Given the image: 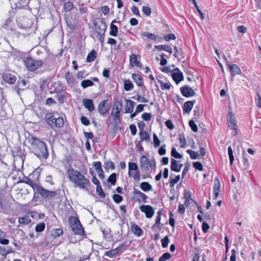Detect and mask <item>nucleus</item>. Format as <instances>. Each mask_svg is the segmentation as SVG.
Instances as JSON below:
<instances>
[{
  "label": "nucleus",
  "instance_id": "obj_1",
  "mask_svg": "<svg viewBox=\"0 0 261 261\" xmlns=\"http://www.w3.org/2000/svg\"><path fill=\"white\" fill-rule=\"evenodd\" d=\"M67 174L70 181L74 187L88 190L90 187V181L85 177L79 171L73 168L69 169Z\"/></svg>",
  "mask_w": 261,
  "mask_h": 261
},
{
  "label": "nucleus",
  "instance_id": "obj_2",
  "mask_svg": "<svg viewBox=\"0 0 261 261\" xmlns=\"http://www.w3.org/2000/svg\"><path fill=\"white\" fill-rule=\"evenodd\" d=\"M34 154L40 159H46L48 152L46 144L39 139L32 137L29 140Z\"/></svg>",
  "mask_w": 261,
  "mask_h": 261
},
{
  "label": "nucleus",
  "instance_id": "obj_3",
  "mask_svg": "<svg viewBox=\"0 0 261 261\" xmlns=\"http://www.w3.org/2000/svg\"><path fill=\"white\" fill-rule=\"evenodd\" d=\"M69 223L75 234L84 236L85 232L78 218L71 216L69 218Z\"/></svg>",
  "mask_w": 261,
  "mask_h": 261
},
{
  "label": "nucleus",
  "instance_id": "obj_4",
  "mask_svg": "<svg viewBox=\"0 0 261 261\" xmlns=\"http://www.w3.org/2000/svg\"><path fill=\"white\" fill-rule=\"evenodd\" d=\"M45 121L51 127H56L61 128L64 125V120L62 117L54 118L52 113H47L45 116Z\"/></svg>",
  "mask_w": 261,
  "mask_h": 261
},
{
  "label": "nucleus",
  "instance_id": "obj_5",
  "mask_svg": "<svg viewBox=\"0 0 261 261\" xmlns=\"http://www.w3.org/2000/svg\"><path fill=\"white\" fill-rule=\"evenodd\" d=\"M24 64L29 71H34L41 67L43 62L42 60H35L30 57L24 60Z\"/></svg>",
  "mask_w": 261,
  "mask_h": 261
},
{
  "label": "nucleus",
  "instance_id": "obj_6",
  "mask_svg": "<svg viewBox=\"0 0 261 261\" xmlns=\"http://www.w3.org/2000/svg\"><path fill=\"white\" fill-rule=\"evenodd\" d=\"M140 167L145 171H149L151 169L155 168V163L153 160H149L146 156L142 155L140 159Z\"/></svg>",
  "mask_w": 261,
  "mask_h": 261
},
{
  "label": "nucleus",
  "instance_id": "obj_7",
  "mask_svg": "<svg viewBox=\"0 0 261 261\" xmlns=\"http://www.w3.org/2000/svg\"><path fill=\"white\" fill-rule=\"evenodd\" d=\"M122 105V100L117 101L114 103L113 110L111 112V115L115 120H116L120 117Z\"/></svg>",
  "mask_w": 261,
  "mask_h": 261
},
{
  "label": "nucleus",
  "instance_id": "obj_8",
  "mask_svg": "<svg viewBox=\"0 0 261 261\" xmlns=\"http://www.w3.org/2000/svg\"><path fill=\"white\" fill-rule=\"evenodd\" d=\"M38 193L44 198L50 199L57 195L56 191H51L43 188L42 187H39Z\"/></svg>",
  "mask_w": 261,
  "mask_h": 261
},
{
  "label": "nucleus",
  "instance_id": "obj_9",
  "mask_svg": "<svg viewBox=\"0 0 261 261\" xmlns=\"http://www.w3.org/2000/svg\"><path fill=\"white\" fill-rule=\"evenodd\" d=\"M227 118L228 127L230 129L234 130H235L234 134H235V135H237L238 134L237 125L236 120L234 117L233 114L231 112H229L227 117Z\"/></svg>",
  "mask_w": 261,
  "mask_h": 261
},
{
  "label": "nucleus",
  "instance_id": "obj_10",
  "mask_svg": "<svg viewBox=\"0 0 261 261\" xmlns=\"http://www.w3.org/2000/svg\"><path fill=\"white\" fill-rule=\"evenodd\" d=\"M3 80L9 84H13L16 81V76L15 73L11 72H6L3 75Z\"/></svg>",
  "mask_w": 261,
  "mask_h": 261
},
{
  "label": "nucleus",
  "instance_id": "obj_11",
  "mask_svg": "<svg viewBox=\"0 0 261 261\" xmlns=\"http://www.w3.org/2000/svg\"><path fill=\"white\" fill-rule=\"evenodd\" d=\"M140 210L145 214V216L148 218H152L154 214L153 207L149 205H142L140 207Z\"/></svg>",
  "mask_w": 261,
  "mask_h": 261
},
{
  "label": "nucleus",
  "instance_id": "obj_12",
  "mask_svg": "<svg viewBox=\"0 0 261 261\" xmlns=\"http://www.w3.org/2000/svg\"><path fill=\"white\" fill-rule=\"evenodd\" d=\"M180 92L182 95L186 97H192L195 95L193 89L187 86H184L180 88Z\"/></svg>",
  "mask_w": 261,
  "mask_h": 261
},
{
  "label": "nucleus",
  "instance_id": "obj_13",
  "mask_svg": "<svg viewBox=\"0 0 261 261\" xmlns=\"http://www.w3.org/2000/svg\"><path fill=\"white\" fill-rule=\"evenodd\" d=\"M110 109V106L108 105V100H104L101 101L98 107V112L100 113L101 115H105L107 114Z\"/></svg>",
  "mask_w": 261,
  "mask_h": 261
},
{
  "label": "nucleus",
  "instance_id": "obj_14",
  "mask_svg": "<svg viewBox=\"0 0 261 261\" xmlns=\"http://www.w3.org/2000/svg\"><path fill=\"white\" fill-rule=\"evenodd\" d=\"M172 77L176 84H178L184 80L182 73L177 68L174 69V72L172 73Z\"/></svg>",
  "mask_w": 261,
  "mask_h": 261
},
{
  "label": "nucleus",
  "instance_id": "obj_15",
  "mask_svg": "<svg viewBox=\"0 0 261 261\" xmlns=\"http://www.w3.org/2000/svg\"><path fill=\"white\" fill-rule=\"evenodd\" d=\"M227 66L231 72V76L233 77L237 74H241L240 68L236 64H227Z\"/></svg>",
  "mask_w": 261,
  "mask_h": 261
},
{
  "label": "nucleus",
  "instance_id": "obj_16",
  "mask_svg": "<svg viewBox=\"0 0 261 261\" xmlns=\"http://www.w3.org/2000/svg\"><path fill=\"white\" fill-rule=\"evenodd\" d=\"M123 246V244H121L116 248L112 249L110 251H106L105 253V255L111 258L113 257L116 256L119 253V252L121 251Z\"/></svg>",
  "mask_w": 261,
  "mask_h": 261
},
{
  "label": "nucleus",
  "instance_id": "obj_17",
  "mask_svg": "<svg viewBox=\"0 0 261 261\" xmlns=\"http://www.w3.org/2000/svg\"><path fill=\"white\" fill-rule=\"evenodd\" d=\"M140 59V57L139 56H136L135 54H132L129 57V63L131 66L134 67L135 66H137L138 67H140L141 66V63L139 61L138 59Z\"/></svg>",
  "mask_w": 261,
  "mask_h": 261
},
{
  "label": "nucleus",
  "instance_id": "obj_18",
  "mask_svg": "<svg viewBox=\"0 0 261 261\" xmlns=\"http://www.w3.org/2000/svg\"><path fill=\"white\" fill-rule=\"evenodd\" d=\"M195 102L196 101L195 100L186 102L183 107L184 112L186 113H189L192 109Z\"/></svg>",
  "mask_w": 261,
  "mask_h": 261
},
{
  "label": "nucleus",
  "instance_id": "obj_19",
  "mask_svg": "<svg viewBox=\"0 0 261 261\" xmlns=\"http://www.w3.org/2000/svg\"><path fill=\"white\" fill-rule=\"evenodd\" d=\"M126 106H125V113H131L133 112L134 110V102L129 99H126Z\"/></svg>",
  "mask_w": 261,
  "mask_h": 261
},
{
  "label": "nucleus",
  "instance_id": "obj_20",
  "mask_svg": "<svg viewBox=\"0 0 261 261\" xmlns=\"http://www.w3.org/2000/svg\"><path fill=\"white\" fill-rule=\"evenodd\" d=\"M83 105L90 112L93 111L94 109L93 102L92 99H84Z\"/></svg>",
  "mask_w": 261,
  "mask_h": 261
},
{
  "label": "nucleus",
  "instance_id": "obj_21",
  "mask_svg": "<svg viewBox=\"0 0 261 261\" xmlns=\"http://www.w3.org/2000/svg\"><path fill=\"white\" fill-rule=\"evenodd\" d=\"M154 48L158 50H165L170 54L172 53V50L171 47L167 45H158L154 46Z\"/></svg>",
  "mask_w": 261,
  "mask_h": 261
},
{
  "label": "nucleus",
  "instance_id": "obj_22",
  "mask_svg": "<svg viewBox=\"0 0 261 261\" xmlns=\"http://www.w3.org/2000/svg\"><path fill=\"white\" fill-rule=\"evenodd\" d=\"M132 78L136 84L139 86H142L143 85V82L142 77L137 73H134L132 75Z\"/></svg>",
  "mask_w": 261,
  "mask_h": 261
},
{
  "label": "nucleus",
  "instance_id": "obj_23",
  "mask_svg": "<svg viewBox=\"0 0 261 261\" xmlns=\"http://www.w3.org/2000/svg\"><path fill=\"white\" fill-rule=\"evenodd\" d=\"M131 230L133 233L138 237L141 236L143 232L142 230L135 224H133L132 225Z\"/></svg>",
  "mask_w": 261,
  "mask_h": 261
},
{
  "label": "nucleus",
  "instance_id": "obj_24",
  "mask_svg": "<svg viewBox=\"0 0 261 261\" xmlns=\"http://www.w3.org/2000/svg\"><path fill=\"white\" fill-rule=\"evenodd\" d=\"M65 78L68 85L70 87H73L75 82V79L70 72H67L65 74Z\"/></svg>",
  "mask_w": 261,
  "mask_h": 261
},
{
  "label": "nucleus",
  "instance_id": "obj_25",
  "mask_svg": "<svg viewBox=\"0 0 261 261\" xmlns=\"http://www.w3.org/2000/svg\"><path fill=\"white\" fill-rule=\"evenodd\" d=\"M171 169L176 172H179L180 171V167H178L177 161L173 159H171Z\"/></svg>",
  "mask_w": 261,
  "mask_h": 261
},
{
  "label": "nucleus",
  "instance_id": "obj_26",
  "mask_svg": "<svg viewBox=\"0 0 261 261\" xmlns=\"http://www.w3.org/2000/svg\"><path fill=\"white\" fill-rule=\"evenodd\" d=\"M141 36L145 37L147 38H149V39L154 40V41H156L157 39L159 38V37L158 36V35H155L152 33H150L148 32H143L141 34Z\"/></svg>",
  "mask_w": 261,
  "mask_h": 261
},
{
  "label": "nucleus",
  "instance_id": "obj_27",
  "mask_svg": "<svg viewBox=\"0 0 261 261\" xmlns=\"http://www.w3.org/2000/svg\"><path fill=\"white\" fill-rule=\"evenodd\" d=\"M139 169L136 163L133 162L128 163V174L129 176H131L132 173L133 171H137Z\"/></svg>",
  "mask_w": 261,
  "mask_h": 261
},
{
  "label": "nucleus",
  "instance_id": "obj_28",
  "mask_svg": "<svg viewBox=\"0 0 261 261\" xmlns=\"http://www.w3.org/2000/svg\"><path fill=\"white\" fill-rule=\"evenodd\" d=\"M134 85L129 80H126L124 81V89L126 91L133 90Z\"/></svg>",
  "mask_w": 261,
  "mask_h": 261
},
{
  "label": "nucleus",
  "instance_id": "obj_29",
  "mask_svg": "<svg viewBox=\"0 0 261 261\" xmlns=\"http://www.w3.org/2000/svg\"><path fill=\"white\" fill-rule=\"evenodd\" d=\"M140 187L144 192L149 191L152 190L151 185L147 182H141Z\"/></svg>",
  "mask_w": 261,
  "mask_h": 261
},
{
  "label": "nucleus",
  "instance_id": "obj_30",
  "mask_svg": "<svg viewBox=\"0 0 261 261\" xmlns=\"http://www.w3.org/2000/svg\"><path fill=\"white\" fill-rule=\"evenodd\" d=\"M118 33V28L116 25L112 23L110 25V35L112 36L116 37Z\"/></svg>",
  "mask_w": 261,
  "mask_h": 261
},
{
  "label": "nucleus",
  "instance_id": "obj_31",
  "mask_svg": "<svg viewBox=\"0 0 261 261\" xmlns=\"http://www.w3.org/2000/svg\"><path fill=\"white\" fill-rule=\"evenodd\" d=\"M31 220L28 215H25L23 217H21L18 220L20 224H28L31 222Z\"/></svg>",
  "mask_w": 261,
  "mask_h": 261
},
{
  "label": "nucleus",
  "instance_id": "obj_32",
  "mask_svg": "<svg viewBox=\"0 0 261 261\" xmlns=\"http://www.w3.org/2000/svg\"><path fill=\"white\" fill-rule=\"evenodd\" d=\"M96 57V53L95 50H92L90 53L88 54L87 57V61L90 62L95 60Z\"/></svg>",
  "mask_w": 261,
  "mask_h": 261
},
{
  "label": "nucleus",
  "instance_id": "obj_33",
  "mask_svg": "<svg viewBox=\"0 0 261 261\" xmlns=\"http://www.w3.org/2000/svg\"><path fill=\"white\" fill-rule=\"evenodd\" d=\"M178 140L180 143V147L185 148L187 144V141L184 135L182 134H179L178 136Z\"/></svg>",
  "mask_w": 261,
  "mask_h": 261
},
{
  "label": "nucleus",
  "instance_id": "obj_34",
  "mask_svg": "<svg viewBox=\"0 0 261 261\" xmlns=\"http://www.w3.org/2000/svg\"><path fill=\"white\" fill-rule=\"evenodd\" d=\"M93 85V82L90 80H84L81 83V86L84 89L92 86Z\"/></svg>",
  "mask_w": 261,
  "mask_h": 261
},
{
  "label": "nucleus",
  "instance_id": "obj_35",
  "mask_svg": "<svg viewBox=\"0 0 261 261\" xmlns=\"http://www.w3.org/2000/svg\"><path fill=\"white\" fill-rule=\"evenodd\" d=\"M187 152L189 154L191 159L195 160L197 159L199 157V154L198 152L193 151L190 149H188Z\"/></svg>",
  "mask_w": 261,
  "mask_h": 261
},
{
  "label": "nucleus",
  "instance_id": "obj_36",
  "mask_svg": "<svg viewBox=\"0 0 261 261\" xmlns=\"http://www.w3.org/2000/svg\"><path fill=\"white\" fill-rule=\"evenodd\" d=\"M159 83L160 84L162 90H169L171 88V84L169 83H164L162 81L159 80Z\"/></svg>",
  "mask_w": 261,
  "mask_h": 261
},
{
  "label": "nucleus",
  "instance_id": "obj_37",
  "mask_svg": "<svg viewBox=\"0 0 261 261\" xmlns=\"http://www.w3.org/2000/svg\"><path fill=\"white\" fill-rule=\"evenodd\" d=\"M180 179V175H178L176 176L174 178H172V177H170V186L171 187H173L174 186V185L177 183V182Z\"/></svg>",
  "mask_w": 261,
  "mask_h": 261
},
{
  "label": "nucleus",
  "instance_id": "obj_38",
  "mask_svg": "<svg viewBox=\"0 0 261 261\" xmlns=\"http://www.w3.org/2000/svg\"><path fill=\"white\" fill-rule=\"evenodd\" d=\"M64 8L65 11H70L73 8V4L71 2H67L64 4Z\"/></svg>",
  "mask_w": 261,
  "mask_h": 261
},
{
  "label": "nucleus",
  "instance_id": "obj_39",
  "mask_svg": "<svg viewBox=\"0 0 261 261\" xmlns=\"http://www.w3.org/2000/svg\"><path fill=\"white\" fill-rule=\"evenodd\" d=\"M141 141H148L149 139V136L145 131L141 130L140 133Z\"/></svg>",
  "mask_w": 261,
  "mask_h": 261
},
{
  "label": "nucleus",
  "instance_id": "obj_40",
  "mask_svg": "<svg viewBox=\"0 0 261 261\" xmlns=\"http://www.w3.org/2000/svg\"><path fill=\"white\" fill-rule=\"evenodd\" d=\"M45 224L43 222L38 223L35 227V230L37 232H41L45 229Z\"/></svg>",
  "mask_w": 261,
  "mask_h": 261
},
{
  "label": "nucleus",
  "instance_id": "obj_41",
  "mask_svg": "<svg viewBox=\"0 0 261 261\" xmlns=\"http://www.w3.org/2000/svg\"><path fill=\"white\" fill-rule=\"evenodd\" d=\"M228 153L229 155L230 164L232 165L234 161V156L233 155V151L231 146H229L228 148Z\"/></svg>",
  "mask_w": 261,
  "mask_h": 261
},
{
  "label": "nucleus",
  "instance_id": "obj_42",
  "mask_svg": "<svg viewBox=\"0 0 261 261\" xmlns=\"http://www.w3.org/2000/svg\"><path fill=\"white\" fill-rule=\"evenodd\" d=\"M171 155L176 159H181L182 155L178 153L175 148H172L171 152Z\"/></svg>",
  "mask_w": 261,
  "mask_h": 261
},
{
  "label": "nucleus",
  "instance_id": "obj_43",
  "mask_svg": "<svg viewBox=\"0 0 261 261\" xmlns=\"http://www.w3.org/2000/svg\"><path fill=\"white\" fill-rule=\"evenodd\" d=\"M171 257V255L169 252L164 253L160 258L159 261H166Z\"/></svg>",
  "mask_w": 261,
  "mask_h": 261
},
{
  "label": "nucleus",
  "instance_id": "obj_44",
  "mask_svg": "<svg viewBox=\"0 0 261 261\" xmlns=\"http://www.w3.org/2000/svg\"><path fill=\"white\" fill-rule=\"evenodd\" d=\"M142 12L146 16H149L151 13V8L148 6L142 7Z\"/></svg>",
  "mask_w": 261,
  "mask_h": 261
},
{
  "label": "nucleus",
  "instance_id": "obj_45",
  "mask_svg": "<svg viewBox=\"0 0 261 261\" xmlns=\"http://www.w3.org/2000/svg\"><path fill=\"white\" fill-rule=\"evenodd\" d=\"M135 194L139 197L140 198L142 199L144 202H146V200L147 198V196L143 193L140 191H136Z\"/></svg>",
  "mask_w": 261,
  "mask_h": 261
},
{
  "label": "nucleus",
  "instance_id": "obj_46",
  "mask_svg": "<svg viewBox=\"0 0 261 261\" xmlns=\"http://www.w3.org/2000/svg\"><path fill=\"white\" fill-rule=\"evenodd\" d=\"M102 232L105 238H110L112 237L110 228H105L102 230Z\"/></svg>",
  "mask_w": 261,
  "mask_h": 261
},
{
  "label": "nucleus",
  "instance_id": "obj_47",
  "mask_svg": "<svg viewBox=\"0 0 261 261\" xmlns=\"http://www.w3.org/2000/svg\"><path fill=\"white\" fill-rule=\"evenodd\" d=\"M96 192L102 198H104L105 197V194L103 192L102 189L100 185H98L96 187Z\"/></svg>",
  "mask_w": 261,
  "mask_h": 261
},
{
  "label": "nucleus",
  "instance_id": "obj_48",
  "mask_svg": "<svg viewBox=\"0 0 261 261\" xmlns=\"http://www.w3.org/2000/svg\"><path fill=\"white\" fill-rule=\"evenodd\" d=\"M189 124L194 132L196 133L198 131L197 126L193 120H190L189 122Z\"/></svg>",
  "mask_w": 261,
  "mask_h": 261
},
{
  "label": "nucleus",
  "instance_id": "obj_49",
  "mask_svg": "<svg viewBox=\"0 0 261 261\" xmlns=\"http://www.w3.org/2000/svg\"><path fill=\"white\" fill-rule=\"evenodd\" d=\"M34 175H37V178L38 179L39 175L36 174V171H34L32 175H30L29 176V178H28L27 181H25V183L30 186H31V185H33V184L34 183V181L32 180V179H31V176H33Z\"/></svg>",
  "mask_w": 261,
  "mask_h": 261
},
{
  "label": "nucleus",
  "instance_id": "obj_50",
  "mask_svg": "<svg viewBox=\"0 0 261 261\" xmlns=\"http://www.w3.org/2000/svg\"><path fill=\"white\" fill-rule=\"evenodd\" d=\"M131 176L135 180H139L140 179V174L139 169L137 170V171H134V172H133Z\"/></svg>",
  "mask_w": 261,
  "mask_h": 261
},
{
  "label": "nucleus",
  "instance_id": "obj_51",
  "mask_svg": "<svg viewBox=\"0 0 261 261\" xmlns=\"http://www.w3.org/2000/svg\"><path fill=\"white\" fill-rule=\"evenodd\" d=\"M153 142H154V146L155 147H158L160 146V141L159 140L158 137H157L155 134H153Z\"/></svg>",
  "mask_w": 261,
  "mask_h": 261
},
{
  "label": "nucleus",
  "instance_id": "obj_52",
  "mask_svg": "<svg viewBox=\"0 0 261 261\" xmlns=\"http://www.w3.org/2000/svg\"><path fill=\"white\" fill-rule=\"evenodd\" d=\"M193 167L195 168V169L199 171H202L203 169V166L200 162H197L194 163Z\"/></svg>",
  "mask_w": 261,
  "mask_h": 261
},
{
  "label": "nucleus",
  "instance_id": "obj_53",
  "mask_svg": "<svg viewBox=\"0 0 261 261\" xmlns=\"http://www.w3.org/2000/svg\"><path fill=\"white\" fill-rule=\"evenodd\" d=\"M108 181L111 182L112 185H114L116 180V176L115 173H113L109 177Z\"/></svg>",
  "mask_w": 261,
  "mask_h": 261
},
{
  "label": "nucleus",
  "instance_id": "obj_54",
  "mask_svg": "<svg viewBox=\"0 0 261 261\" xmlns=\"http://www.w3.org/2000/svg\"><path fill=\"white\" fill-rule=\"evenodd\" d=\"M184 197L185 199H191L193 200L191 198V192L188 190H185L184 193Z\"/></svg>",
  "mask_w": 261,
  "mask_h": 261
},
{
  "label": "nucleus",
  "instance_id": "obj_55",
  "mask_svg": "<svg viewBox=\"0 0 261 261\" xmlns=\"http://www.w3.org/2000/svg\"><path fill=\"white\" fill-rule=\"evenodd\" d=\"M113 198L114 201L117 203H120L122 200V196L118 194H114Z\"/></svg>",
  "mask_w": 261,
  "mask_h": 261
},
{
  "label": "nucleus",
  "instance_id": "obj_56",
  "mask_svg": "<svg viewBox=\"0 0 261 261\" xmlns=\"http://www.w3.org/2000/svg\"><path fill=\"white\" fill-rule=\"evenodd\" d=\"M169 239L168 236H166L165 238H164L161 242H162V246L163 248H166L167 247L169 243Z\"/></svg>",
  "mask_w": 261,
  "mask_h": 261
},
{
  "label": "nucleus",
  "instance_id": "obj_57",
  "mask_svg": "<svg viewBox=\"0 0 261 261\" xmlns=\"http://www.w3.org/2000/svg\"><path fill=\"white\" fill-rule=\"evenodd\" d=\"M93 166L94 167L97 172L99 171L100 170H102L101 168V164L100 162H95L93 163Z\"/></svg>",
  "mask_w": 261,
  "mask_h": 261
},
{
  "label": "nucleus",
  "instance_id": "obj_58",
  "mask_svg": "<svg viewBox=\"0 0 261 261\" xmlns=\"http://www.w3.org/2000/svg\"><path fill=\"white\" fill-rule=\"evenodd\" d=\"M142 118L145 121H149L151 118V115L150 113H144L142 115Z\"/></svg>",
  "mask_w": 261,
  "mask_h": 261
},
{
  "label": "nucleus",
  "instance_id": "obj_59",
  "mask_svg": "<svg viewBox=\"0 0 261 261\" xmlns=\"http://www.w3.org/2000/svg\"><path fill=\"white\" fill-rule=\"evenodd\" d=\"M131 11L134 14L139 16H140L139 9L136 6H133L131 8Z\"/></svg>",
  "mask_w": 261,
  "mask_h": 261
},
{
  "label": "nucleus",
  "instance_id": "obj_60",
  "mask_svg": "<svg viewBox=\"0 0 261 261\" xmlns=\"http://www.w3.org/2000/svg\"><path fill=\"white\" fill-rule=\"evenodd\" d=\"M164 38L166 41H169L171 40H174L175 36L173 34H169L166 35Z\"/></svg>",
  "mask_w": 261,
  "mask_h": 261
},
{
  "label": "nucleus",
  "instance_id": "obj_61",
  "mask_svg": "<svg viewBox=\"0 0 261 261\" xmlns=\"http://www.w3.org/2000/svg\"><path fill=\"white\" fill-rule=\"evenodd\" d=\"M81 120L82 123L84 125L88 126L90 124V121L87 117H84V116H82Z\"/></svg>",
  "mask_w": 261,
  "mask_h": 261
},
{
  "label": "nucleus",
  "instance_id": "obj_62",
  "mask_svg": "<svg viewBox=\"0 0 261 261\" xmlns=\"http://www.w3.org/2000/svg\"><path fill=\"white\" fill-rule=\"evenodd\" d=\"M63 233V231L62 229L57 228L55 230L54 236L56 237H58Z\"/></svg>",
  "mask_w": 261,
  "mask_h": 261
},
{
  "label": "nucleus",
  "instance_id": "obj_63",
  "mask_svg": "<svg viewBox=\"0 0 261 261\" xmlns=\"http://www.w3.org/2000/svg\"><path fill=\"white\" fill-rule=\"evenodd\" d=\"M209 228H210V226H209L208 224L207 223L203 222L202 223V229L204 233H206L208 231Z\"/></svg>",
  "mask_w": 261,
  "mask_h": 261
},
{
  "label": "nucleus",
  "instance_id": "obj_64",
  "mask_svg": "<svg viewBox=\"0 0 261 261\" xmlns=\"http://www.w3.org/2000/svg\"><path fill=\"white\" fill-rule=\"evenodd\" d=\"M237 30L240 33L245 34L247 31V28L244 25H240L237 28Z\"/></svg>",
  "mask_w": 261,
  "mask_h": 261
}]
</instances>
